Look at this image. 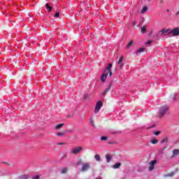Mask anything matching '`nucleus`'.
Here are the masks:
<instances>
[{"label": "nucleus", "mask_w": 179, "mask_h": 179, "mask_svg": "<svg viewBox=\"0 0 179 179\" xmlns=\"http://www.w3.org/2000/svg\"><path fill=\"white\" fill-rule=\"evenodd\" d=\"M173 96L176 97V94H174Z\"/></svg>", "instance_id": "obj_38"}, {"label": "nucleus", "mask_w": 179, "mask_h": 179, "mask_svg": "<svg viewBox=\"0 0 179 179\" xmlns=\"http://www.w3.org/2000/svg\"><path fill=\"white\" fill-rule=\"evenodd\" d=\"M179 155V149H173L170 159H176Z\"/></svg>", "instance_id": "obj_6"}, {"label": "nucleus", "mask_w": 179, "mask_h": 179, "mask_svg": "<svg viewBox=\"0 0 179 179\" xmlns=\"http://www.w3.org/2000/svg\"><path fill=\"white\" fill-rule=\"evenodd\" d=\"M21 178H22V179H29V176L23 175L22 176H21Z\"/></svg>", "instance_id": "obj_26"}, {"label": "nucleus", "mask_w": 179, "mask_h": 179, "mask_svg": "<svg viewBox=\"0 0 179 179\" xmlns=\"http://www.w3.org/2000/svg\"><path fill=\"white\" fill-rule=\"evenodd\" d=\"M175 173L174 172H171V173H168L166 176L167 177H173L174 176Z\"/></svg>", "instance_id": "obj_25"}, {"label": "nucleus", "mask_w": 179, "mask_h": 179, "mask_svg": "<svg viewBox=\"0 0 179 179\" xmlns=\"http://www.w3.org/2000/svg\"><path fill=\"white\" fill-rule=\"evenodd\" d=\"M120 68H122V64L120 65Z\"/></svg>", "instance_id": "obj_36"}, {"label": "nucleus", "mask_w": 179, "mask_h": 179, "mask_svg": "<svg viewBox=\"0 0 179 179\" xmlns=\"http://www.w3.org/2000/svg\"><path fill=\"white\" fill-rule=\"evenodd\" d=\"M101 107H103V102H101V101H99L96 104L94 113L97 114V113H99L101 109Z\"/></svg>", "instance_id": "obj_3"}, {"label": "nucleus", "mask_w": 179, "mask_h": 179, "mask_svg": "<svg viewBox=\"0 0 179 179\" xmlns=\"http://www.w3.org/2000/svg\"><path fill=\"white\" fill-rule=\"evenodd\" d=\"M146 44H152V41H149L146 43Z\"/></svg>", "instance_id": "obj_35"}, {"label": "nucleus", "mask_w": 179, "mask_h": 179, "mask_svg": "<svg viewBox=\"0 0 179 179\" xmlns=\"http://www.w3.org/2000/svg\"><path fill=\"white\" fill-rule=\"evenodd\" d=\"M167 142H169V138L166 137L161 141V143H167Z\"/></svg>", "instance_id": "obj_20"}, {"label": "nucleus", "mask_w": 179, "mask_h": 179, "mask_svg": "<svg viewBox=\"0 0 179 179\" xmlns=\"http://www.w3.org/2000/svg\"><path fill=\"white\" fill-rule=\"evenodd\" d=\"M94 159L96 160V162H100V160H101V158L100 157V155H95Z\"/></svg>", "instance_id": "obj_18"}, {"label": "nucleus", "mask_w": 179, "mask_h": 179, "mask_svg": "<svg viewBox=\"0 0 179 179\" xmlns=\"http://www.w3.org/2000/svg\"><path fill=\"white\" fill-rule=\"evenodd\" d=\"M55 17H59V12H57L55 15H54Z\"/></svg>", "instance_id": "obj_30"}, {"label": "nucleus", "mask_w": 179, "mask_h": 179, "mask_svg": "<svg viewBox=\"0 0 179 179\" xmlns=\"http://www.w3.org/2000/svg\"><path fill=\"white\" fill-rule=\"evenodd\" d=\"M157 142H159V141H157L156 139L151 141V143H152V145H156V143H157Z\"/></svg>", "instance_id": "obj_24"}, {"label": "nucleus", "mask_w": 179, "mask_h": 179, "mask_svg": "<svg viewBox=\"0 0 179 179\" xmlns=\"http://www.w3.org/2000/svg\"><path fill=\"white\" fill-rule=\"evenodd\" d=\"M166 149H167V147H164L161 150L163 152V150H166Z\"/></svg>", "instance_id": "obj_34"}, {"label": "nucleus", "mask_w": 179, "mask_h": 179, "mask_svg": "<svg viewBox=\"0 0 179 179\" xmlns=\"http://www.w3.org/2000/svg\"><path fill=\"white\" fill-rule=\"evenodd\" d=\"M145 51H146V48H141L138 50H137V51L136 52V55H138V54L141 55V52H145Z\"/></svg>", "instance_id": "obj_12"}, {"label": "nucleus", "mask_w": 179, "mask_h": 179, "mask_svg": "<svg viewBox=\"0 0 179 179\" xmlns=\"http://www.w3.org/2000/svg\"><path fill=\"white\" fill-rule=\"evenodd\" d=\"M148 7L145 6L142 8V10H141V13H145V12L148 11Z\"/></svg>", "instance_id": "obj_21"}, {"label": "nucleus", "mask_w": 179, "mask_h": 179, "mask_svg": "<svg viewBox=\"0 0 179 179\" xmlns=\"http://www.w3.org/2000/svg\"><path fill=\"white\" fill-rule=\"evenodd\" d=\"M67 172H68V168H63L61 170L62 174H66Z\"/></svg>", "instance_id": "obj_17"}, {"label": "nucleus", "mask_w": 179, "mask_h": 179, "mask_svg": "<svg viewBox=\"0 0 179 179\" xmlns=\"http://www.w3.org/2000/svg\"><path fill=\"white\" fill-rule=\"evenodd\" d=\"M148 2H150V0H148Z\"/></svg>", "instance_id": "obj_39"}, {"label": "nucleus", "mask_w": 179, "mask_h": 179, "mask_svg": "<svg viewBox=\"0 0 179 179\" xmlns=\"http://www.w3.org/2000/svg\"><path fill=\"white\" fill-rule=\"evenodd\" d=\"M85 99H88L87 97H85Z\"/></svg>", "instance_id": "obj_41"}, {"label": "nucleus", "mask_w": 179, "mask_h": 179, "mask_svg": "<svg viewBox=\"0 0 179 179\" xmlns=\"http://www.w3.org/2000/svg\"><path fill=\"white\" fill-rule=\"evenodd\" d=\"M4 164H6V162H4Z\"/></svg>", "instance_id": "obj_40"}, {"label": "nucleus", "mask_w": 179, "mask_h": 179, "mask_svg": "<svg viewBox=\"0 0 179 179\" xmlns=\"http://www.w3.org/2000/svg\"><path fill=\"white\" fill-rule=\"evenodd\" d=\"M40 178V176H34L32 179H39Z\"/></svg>", "instance_id": "obj_32"}, {"label": "nucleus", "mask_w": 179, "mask_h": 179, "mask_svg": "<svg viewBox=\"0 0 179 179\" xmlns=\"http://www.w3.org/2000/svg\"><path fill=\"white\" fill-rule=\"evenodd\" d=\"M108 73L107 71H104L103 74L101 76V82H106V79H107V76H108Z\"/></svg>", "instance_id": "obj_9"}, {"label": "nucleus", "mask_w": 179, "mask_h": 179, "mask_svg": "<svg viewBox=\"0 0 179 179\" xmlns=\"http://www.w3.org/2000/svg\"><path fill=\"white\" fill-rule=\"evenodd\" d=\"M58 145H66V143H59Z\"/></svg>", "instance_id": "obj_33"}, {"label": "nucleus", "mask_w": 179, "mask_h": 179, "mask_svg": "<svg viewBox=\"0 0 179 179\" xmlns=\"http://www.w3.org/2000/svg\"><path fill=\"white\" fill-rule=\"evenodd\" d=\"M134 45V41H131L127 45V50H129L131 48V46Z\"/></svg>", "instance_id": "obj_16"}, {"label": "nucleus", "mask_w": 179, "mask_h": 179, "mask_svg": "<svg viewBox=\"0 0 179 179\" xmlns=\"http://www.w3.org/2000/svg\"><path fill=\"white\" fill-rule=\"evenodd\" d=\"M90 122L94 128H96V125L94 124V122L92 120H90Z\"/></svg>", "instance_id": "obj_27"}, {"label": "nucleus", "mask_w": 179, "mask_h": 179, "mask_svg": "<svg viewBox=\"0 0 179 179\" xmlns=\"http://www.w3.org/2000/svg\"><path fill=\"white\" fill-rule=\"evenodd\" d=\"M168 34H173V37H176L177 36H179V28L176 27L173 29H171Z\"/></svg>", "instance_id": "obj_4"}, {"label": "nucleus", "mask_w": 179, "mask_h": 179, "mask_svg": "<svg viewBox=\"0 0 179 179\" xmlns=\"http://www.w3.org/2000/svg\"><path fill=\"white\" fill-rule=\"evenodd\" d=\"M123 59H124V56L120 57L119 59V61H118V64H121V62H122Z\"/></svg>", "instance_id": "obj_23"}, {"label": "nucleus", "mask_w": 179, "mask_h": 179, "mask_svg": "<svg viewBox=\"0 0 179 179\" xmlns=\"http://www.w3.org/2000/svg\"><path fill=\"white\" fill-rule=\"evenodd\" d=\"M82 150H83V147H77L71 151V153L72 155H79V152H82Z\"/></svg>", "instance_id": "obj_5"}, {"label": "nucleus", "mask_w": 179, "mask_h": 179, "mask_svg": "<svg viewBox=\"0 0 179 179\" xmlns=\"http://www.w3.org/2000/svg\"><path fill=\"white\" fill-rule=\"evenodd\" d=\"M111 68H113V64L110 63L108 65L106 69L105 70L108 72V73H109V76H111V75H113V73L111 72Z\"/></svg>", "instance_id": "obj_10"}, {"label": "nucleus", "mask_w": 179, "mask_h": 179, "mask_svg": "<svg viewBox=\"0 0 179 179\" xmlns=\"http://www.w3.org/2000/svg\"><path fill=\"white\" fill-rule=\"evenodd\" d=\"M106 159L107 163H110V162H111V160L113 159V156H111L110 155H106Z\"/></svg>", "instance_id": "obj_13"}, {"label": "nucleus", "mask_w": 179, "mask_h": 179, "mask_svg": "<svg viewBox=\"0 0 179 179\" xmlns=\"http://www.w3.org/2000/svg\"><path fill=\"white\" fill-rule=\"evenodd\" d=\"M169 107L167 105L162 106L159 108V112L157 114L159 118H162V117L166 114V111H169Z\"/></svg>", "instance_id": "obj_1"}, {"label": "nucleus", "mask_w": 179, "mask_h": 179, "mask_svg": "<svg viewBox=\"0 0 179 179\" xmlns=\"http://www.w3.org/2000/svg\"><path fill=\"white\" fill-rule=\"evenodd\" d=\"M90 169V164H84L81 168V171H87Z\"/></svg>", "instance_id": "obj_8"}, {"label": "nucleus", "mask_w": 179, "mask_h": 179, "mask_svg": "<svg viewBox=\"0 0 179 179\" xmlns=\"http://www.w3.org/2000/svg\"><path fill=\"white\" fill-rule=\"evenodd\" d=\"M45 8L48 10V12H51V10H52V7L50 6V4L48 3L45 4Z\"/></svg>", "instance_id": "obj_14"}, {"label": "nucleus", "mask_w": 179, "mask_h": 179, "mask_svg": "<svg viewBox=\"0 0 179 179\" xmlns=\"http://www.w3.org/2000/svg\"><path fill=\"white\" fill-rule=\"evenodd\" d=\"M121 167V163L118 162L113 165V169H120Z\"/></svg>", "instance_id": "obj_15"}, {"label": "nucleus", "mask_w": 179, "mask_h": 179, "mask_svg": "<svg viewBox=\"0 0 179 179\" xmlns=\"http://www.w3.org/2000/svg\"><path fill=\"white\" fill-rule=\"evenodd\" d=\"M166 160H169V159L168 158H165Z\"/></svg>", "instance_id": "obj_37"}, {"label": "nucleus", "mask_w": 179, "mask_h": 179, "mask_svg": "<svg viewBox=\"0 0 179 179\" xmlns=\"http://www.w3.org/2000/svg\"><path fill=\"white\" fill-rule=\"evenodd\" d=\"M64 124L62 123V124H59L55 127V129H59V128H62V127H64Z\"/></svg>", "instance_id": "obj_19"}, {"label": "nucleus", "mask_w": 179, "mask_h": 179, "mask_svg": "<svg viewBox=\"0 0 179 179\" xmlns=\"http://www.w3.org/2000/svg\"><path fill=\"white\" fill-rule=\"evenodd\" d=\"M64 135H65V134L64 133H61V132L57 133V136H64Z\"/></svg>", "instance_id": "obj_28"}, {"label": "nucleus", "mask_w": 179, "mask_h": 179, "mask_svg": "<svg viewBox=\"0 0 179 179\" xmlns=\"http://www.w3.org/2000/svg\"><path fill=\"white\" fill-rule=\"evenodd\" d=\"M111 87H113V83H110L108 88L106 89L103 92V96L107 94V93H108V92H110V90H111Z\"/></svg>", "instance_id": "obj_11"}, {"label": "nucleus", "mask_w": 179, "mask_h": 179, "mask_svg": "<svg viewBox=\"0 0 179 179\" xmlns=\"http://www.w3.org/2000/svg\"><path fill=\"white\" fill-rule=\"evenodd\" d=\"M101 141H107V137L106 136H101Z\"/></svg>", "instance_id": "obj_29"}, {"label": "nucleus", "mask_w": 179, "mask_h": 179, "mask_svg": "<svg viewBox=\"0 0 179 179\" xmlns=\"http://www.w3.org/2000/svg\"><path fill=\"white\" fill-rule=\"evenodd\" d=\"M169 31H170V29H163L156 34V37L157 38H160V37H162L163 34H169Z\"/></svg>", "instance_id": "obj_2"}, {"label": "nucleus", "mask_w": 179, "mask_h": 179, "mask_svg": "<svg viewBox=\"0 0 179 179\" xmlns=\"http://www.w3.org/2000/svg\"><path fill=\"white\" fill-rule=\"evenodd\" d=\"M160 134H161V131H155V135H156L157 136H159V135H160Z\"/></svg>", "instance_id": "obj_31"}, {"label": "nucleus", "mask_w": 179, "mask_h": 179, "mask_svg": "<svg viewBox=\"0 0 179 179\" xmlns=\"http://www.w3.org/2000/svg\"><path fill=\"white\" fill-rule=\"evenodd\" d=\"M157 164V160H152L150 162V166H149V170L150 171H152L155 169V165Z\"/></svg>", "instance_id": "obj_7"}, {"label": "nucleus", "mask_w": 179, "mask_h": 179, "mask_svg": "<svg viewBox=\"0 0 179 179\" xmlns=\"http://www.w3.org/2000/svg\"><path fill=\"white\" fill-rule=\"evenodd\" d=\"M141 31L143 33H146V31H148V29H146V27H143V28H141Z\"/></svg>", "instance_id": "obj_22"}]
</instances>
